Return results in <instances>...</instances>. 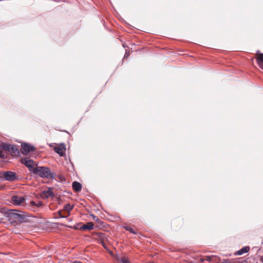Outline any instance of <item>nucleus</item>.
<instances>
[{
  "label": "nucleus",
  "mask_w": 263,
  "mask_h": 263,
  "mask_svg": "<svg viewBox=\"0 0 263 263\" xmlns=\"http://www.w3.org/2000/svg\"><path fill=\"white\" fill-rule=\"evenodd\" d=\"M4 177L6 180L12 181L16 180L15 173L11 171H7L4 173Z\"/></svg>",
  "instance_id": "0eeeda50"
},
{
  "label": "nucleus",
  "mask_w": 263,
  "mask_h": 263,
  "mask_svg": "<svg viewBox=\"0 0 263 263\" xmlns=\"http://www.w3.org/2000/svg\"><path fill=\"white\" fill-rule=\"evenodd\" d=\"M53 189L49 187L47 190L43 191L41 194L42 198H48L53 196Z\"/></svg>",
  "instance_id": "6e6552de"
},
{
  "label": "nucleus",
  "mask_w": 263,
  "mask_h": 263,
  "mask_svg": "<svg viewBox=\"0 0 263 263\" xmlns=\"http://www.w3.org/2000/svg\"><path fill=\"white\" fill-rule=\"evenodd\" d=\"M5 155L3 153L2 151L0 149V158H4Z\"/></svg>",
  "instance_id": "6ab92c4d"
},
{
  "label": "nucleus",
  "mask_w": 263,
  "mask_h": 263,
  "mask_svg": "<svg viewBox=\"0 0 263 263\" xmlns=\"http://www.w3.org/2000/svg\"><path fill=\"white\" fill-rule=\"evenodd\" d=\"M256 61L259 66L263 69V54L260 53L256 58Z\"/></svg>",
  "instance_id": "9b49d317"
},
{
  "label": "nucleus",
  "mask_w": 263,
  "mask_h": 263,
  "mask_svg": "<svg viewBox=\"0 0 263 263\" xmlns=\"http://www.w3.org/2000/svg\"><path fill=\"white\" fill-rule=\"evenodd\" d=\"M78 263H83V262H80V261H79V262H78Z\"/></svg>",
  "instance_id": "5701e85b"
},
{
  "label": "nucleus",
  "mask_w": 263,
  "mask_h": 263,
  "mask_svg": "<svg viewBox=\"0 0 263 263\" xmlns=\"http://www.w3.org/2000/svg\"><path fill=\"white\" fill-rule=\"evenodd\" d=\"M35 147L28 143H23L22 144L21 152L24 155H27L30 152L34 151Z\"/></svg>",
  "instance_id": "39448f33"
},
{
  "label": "nucleus",
  "mask_w": 263,
  "mask_h": 263,
  "mask_svg": "<svg viewBox=\"0 0 263 263\" xmlns=\"http://www.w3.org/2000/svg\"><path fill=\"white\" fill-rule=\"evenodd\" d=\"M78 263H83V262H80V261H79V262H78Z\"/></svg>",
  "instance_id": "b1692460"
},
{
  "label": "nucleus",
  "mask_w": 263,
  "mask_h": 263,
  "mask_svg": "<svg viewBox=\"0 0 263 263\" xmlns=\"http://www.w3.org/2000/svg\"><path fill=\"white\" fill-rule=\"evenodd\" d=\"M33 174L45 178L53 179L55 177V174L51 173L50 169L46 167H36Z\"/></svg>",
  "instance_id": "f257e3e1"
},
{
  "label": "nucleus",
  "mask_w": 263,
  "mask_h": 263,
  "mask_svg": "<svg viewBox=\"0 0 263 263\" xmlns=\"http://www.w3.org/2000/svg\"><path fill=\"white\" fill-rule=\"evenodd\" d=\"M118 260L120 261V263H129V261L127 258L126 257H120L118 258Z\"/></svg>",
  "instance_id": "2eb2a0df"
},
{
  "label": "nucleus",
  "mask_w": 263,
  "mask_h": 263,
  "mask_svg": "<svg viewBox=\"0 0 263 263\" xmlns=\"http://www.w3.org/2000/svg\"><path fill=\"white\" fill-rule=\"evenodd\" d=\"M94 228V224L92 222H88L82 226L80 228L82 230H91Z\"/></svg>",
  "instance_id": "1a4fd4ad"
},
{
  "label": "nucleus",
  "mask_w": 263,
  "mask_h": 263,
  "mask_svg": "<svg viewBox=\"0 0 263 263\" xmlns=\"http://www.w3.org/2000/svg\"><path fill=\"white\" fill-rule=\"evenodd\" d=\"M59 217H60L61 218H65V217H67L68 216L67 215H65V216L62 215L61 211L59 212Z\"/></svg>",
  "instance_id": "a211bd4d"
},
{
  "label": "nucleus",
  "mask_w": 263,
  "mask_h": 263,
  "mask_svg": "<svg viewBox=\"0 0 263 263\" xmlns=\"http://www.w3.org/2000/svg\"><path fill=\"white\" fill-rule=\"evenodd\" d=\"M72 187L73 190L77 192L80 191L82 189V185L77 181L73 182Z\"/></svg>",
  "instance_id": "9d476101"
},
{
  "label": "nucleus",
  "mask_w": 263,
  "mask_h": 263,
  "mask_svg": "<svg viewBox=\"0 0 263 263\" xmlns=\"http://www.w3.org/2000/svg\"><path fill=\"white\" fill-rule=\"evenodd\" d=\"M22 163L29 168L30 172L33 174L34 173L36 167L35 166L37 165V164L33 160L28 158H26L22 160Z\"/></svg>",
  "instance_id": "20e7f679"
},
{
  "label": "nucleus",
  "mask_w": 263,
  "mask_h": 263,
  "mask_svg": "<svg viewBox=\"0 0 263 263\" xmlns=\"http://www.w3.org/2000/svg\"><path fill=\"white\" fill-rule=\"evenodd\" d=\"M73 208V206L70 205V204H67L64 206V210L67 212V216H69L70 212Z\"/></svg>",
  "instance_id": "4468645a"
},
{
  "label": "nucleus",
  "mask_w": 263,
  "mask_h": 263,
  "mask_svg": "<svg viewBox=\"0 0 263 263\" xmlns=\"http://www.w3.org/2000/svg\"><path fill=\"white\" fill-rule=\"evenodd\" d=\"M54 151L59 154L60 156H62L64 153V148L62 146H56L54 148Z\"/></svg>",
  "instance_id": "f8f14e48"
},
{
  "label": "nucleus",
  "mask_w": 263,
  "mask_h": 263,
  "mask_svg": "<svg viewBox=\"0 0 263 263\" xmlns=\"http://www.w3.org/2000/svg\"><path fill=\"white\" fill-rule=\"evenodd\" d=\"M1 147L3 150L9 152L12 156H18L20 154L18 148L16 147V146L13 144H8L6 143H2L1 144Z\"/></svg>",
  "instance_id": "f03ea898"
},
{
  "label": "nucleus",
  "mask_w": 263,
  "mask_h": 263,
  "mask_svg": "<svg viewBox=\"0 0 263 263\" xmlns=\"http://www.w3.org/2000/svg\"><path fill=\"white\" fill-rule=\"evenodd\" d=\"M8 219L11 223H15L23 219V216L16 211H10L8 214Z\"/></svg>",
  "instance_id": "7ed1b4c3"
},
{
  "label": "nucleus",
  "mask_w": 263,
  "mask_h": 263,
  "mask_svg": "<svg viewBox=\"0 0 263 263\" xmlns=\"http://www.w3.org/2000/svg\"><path fill=\"white\" fill-rule=\"evenodd\" d=\"M98 237L101 239H103L104 237L105 234L103 233H98L97 234Z\"/></svg>",
  "instance_id": "f3484780"
},
{
  "label": "nucleus",
  "mask_w": 263,
  "mask_h": 263,
  "mask_svg": "<svg viewBox=\"0 0 263 263\" xmlns=\"http://www.w3.org/2000/svg\"><path fill=\"white\" fill-rule=\"evenodd\" d=\"M124 228L126 230L129 231L130 232L136 234V233L134 231V230L130 227L128 226H125L124 227Z\"/></svg>",
  "instance_id": "dca6fc26"
},
{
  "label": "nucleus",
  "mask_w": 263,
  "mask_h": 263,
  "mask_svg": "<svg viewBox=\"0 0 263 263\" xmlns=\"http://www.w3.org/2000/svg\"><path fill=\"white\" fill-rule=\"evenodd\" d=\"M206 258H207L206 260H209H209H211V257H210V256H208V257H206Z\"/></svg>",
  "instance_id": "aec40b11"
},
{
  "label": "nucleus",
  "mask_w": 263,
  "mask_h": 263,
  "mask_svg": "<svg viewBox=\"0 0 263 263\" xmlns=\"http://www.w3.org/2000/svg\"><path fill=\"white\" fill-rule=\"evenodd\" d=\"M249 250H250V248L249 247H243L241 249L238 250L236 254L238 255H241L243 254V253H247L249 251Z\"/></svg>",
  "instance_id": "ddd939ff"
},
{
  "label": "nucleus",
  "mask_w": 263,
  "mask_h": 263,
  "mask_svg": "<svg viewBox=\"0 0 263 263\" xmlns=\"http://www.w3.org/2000/svg\"><path fill=\"white\" fill-rule=\"evenodd\" d=\"M102 244L103 246L104 247V248H106V246H105V244L103 241L102 242Z\"/></svg>",
  "instance_id": "412c9836"
},
{
  "label": "nucleus",
  "mask_w": 263,
  "mask_h": 263,
  "mask_svg": "<svg viewBox=\"0 0 263 263\" xmlns=\"http://www.w3.org/2000/svg\"><path fill=\"white\" fill-rule=\"evenodd\" d=\"M3 221L2 218H0V223H2Z\"/></svg>",
  "instance_id": "4be33fe9"
},
{
  "label": "nucleus",
  "mask_w": 263,
  "mask_h": 263,
  "mask_svg": "<svg viewBox=\"0 0 263 263\" xmlns=\"http://www.w3.org/2000/svg\"><path fill=\"white\" fill-rule=\"evenodd\" d=\"M12 202L16 205H20L25 201V198L24 197L20 196H13L11 197Z\"/></svg>",
  "instance_id": "423d86ee"
}]
</instances>
